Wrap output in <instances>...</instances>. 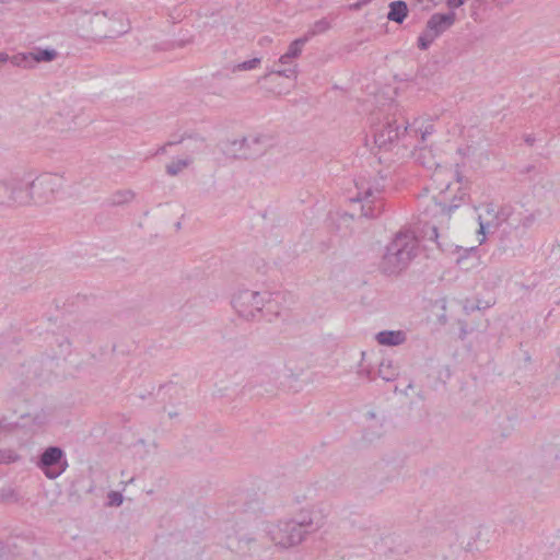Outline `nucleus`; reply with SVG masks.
<instances>
[{"mask_svg": "<svg viewBox=\"0 0 560 560\" xmlns=\"http://www.w3.org/2000/svg\"><path fill=\"white\" fill-rule=\"evenodd\" d=\"M455 13L433 14L427 22V26L422 34L418 37V47L427 49L436 37L451 27L455 22Z\"/></svg>", "mask_w": 560, "mask_h": 560, "instance_id": "f257e3e1", "label": "nucleus"}, {"mask_svg": "<svg viewBox=\"0 0 560 560\" xmlns=\"http://www.w3.org/2000/svg\"><path fill=\"white\" fill-rule=\"evenodd\" d=\"M416 246L417 242L412 236L408 234L398 235L394 240L386 259L397 267L405 265L413 257Z\"/></svg>", "mask_w": 560, "mask_h": 560, "instance_id": "f03ea898", "label": "nucleus"}, {"mask_svg": "<svg viewBox=\"0 0 560 560\" xmlns=\"http://www.w3.org/2000/svg\"><path fill=\"white\" fill-rule=\"evenodd\" d=\"M56 52L54 50H40L36 54L30 55H18L12 57L11 62L19 67H32L35 62L50 61L55 58Z\"/></svg>", "mask_w": 560, "mask_h": 560, "instance_id": "7ed1b4c3", "label": "nucleus"}, {"mask_svg": "<svg viewBox=\"0 0 560 560\" xmlns=\"http://www.w3.org/2000/svg\"><path fill=\"white\" fill-rule=\"evenodd\" d=\"M61 455V450L57 447H50L43 454L42 465L47 477L55 478L61 472V468L52 469V466L59 463Z\"/></svg>", "mask_w": 560, "mask_h": 560, "instance_id": "20e7f679", "label": "nucleus"}, {"mask_svg": "<svg viewBox=\"0 0 560 560\" xmlns=\"http://www.w3.org/2000/svg\"><path fill=\"white\" fill-rule=\"evenodd\" d=\"M408 15V7L404 1H394L389 4L387 19L396 23H402Z\"/></svg>", "mask_w": 560, "mask_h": 560, "instance_id": "39448f33", "label": "nucleus"}, {"mask_svg": "<svg viewBox=\"0 0 560 560\" xmlns=\"http://www.w3.org/2000/svg\"><path fill=\"white\" fill-rule=\"evenodd\" d=\"M405 340L401 331H382L377 335V341L382 345L396 346Z\"/></svg>", "mask_w": 560, "mask_h": 560, "instance_id": "423d86ee", "label": "nucleus"}, {"mask_svg": "<svg viewBox=\"0 0 560 560\" xmlns=\"http://www.w3.org/2000/svg\"><path fill=\"white\" fill-rule=\"evenodd\" d=\"M302 46H303L302 40H296V42L292 43L289 47L288 52L284 56H282L281 59H285L289 57H296L300 54Z\"/></svg>", "mask_w": 560, "mask_h": 560, "instance_id": "0eeeda50", "label": "nucleus"}, {"mask_svg": "<svg viewBox=\"0 0 560 560\" xmlns=\"http://www.w3.org/2000/svg\"><path fill=\"white\" fill-rule=\"evenodd\" d=\"M109 500H110V504L113 505H119L121 502H122V497L121 494L117 493V492H113L110 495H109Z\"/></svg>", "mask_w": 560, "mask_h": 560, "instance_id": "6e6552de", "label": "nucleus"}, {"mask_svg": "<svg viewBox=\"0 0 560 560\" xmlns=\"http://www.w3.org/2000/svg\"><path fill=\"white\" fill-rule=\"evenodd\" d=\"M258 61H259L258 59H253L250 61H247V62H244V63L240 65L238 68L240 69H244V70L252 69V68L256 67Z\"/></svg>", "mask_w": 560, "mask_h": 560, "instance_id": "1a4fd4ad", "label": "nucleus"}, {"mask_svg": "<svg viewBox=\"0 0 560 560\" xmlns=\"http://www.w3.org/2000/svg\"><path fill=\"white\" fill-rule=\"evenodd\" d=\"M372 196H373L372 190L366 189V190H364V192L360 194L358 199H359V201H365V200L370 199Z\"/></svg>", "mask_w": 560, "mask_h": 560, "instance_id": "9d476101", "label": "nucleus"}, {"mask_svg": "<svg viewBox=\"0 0 560 560\" xmlns=\"http://www.w3.org/2000/svg\"><path fill=\"white\" fill-rule=\"evenodd\" d=\"M9 57L7 54L0 52V68L8 61Z\"/></svg>", "mask_w": 560, "mask_h": 560, "instance_id": "9b49d317", "label": "nucleus"}, {"mask_svg": "<svg viewBox=\"0 0 560 560\" xmlns=\"http://www.w3.org/2000/svg\"><path fill=\"white\" fill-rule=\"evenodd\" d=\"M180 167L174 170L172 166H168V173L176 174Z\"/></svg>", "mask_w": 560, "mask_h": 560, "instance_id": "f8f14e48", "label": "nucleus"}, {"mask_svg": "<svg viewBox=\"0 0 560 560\" xmlns=\"http://www.w3.org/2000/svg\"><path fill=\"white\" fill-rule=\"evenodd\" d=\"M279 544L283 545V546H291L293 544V541L289 540V541H282L280 540Z\"/></svg>", "mask_w": 560, "mask_h": 560, "instance_id": "ddd939ff", "label": "nucleus"}]
</instances>
